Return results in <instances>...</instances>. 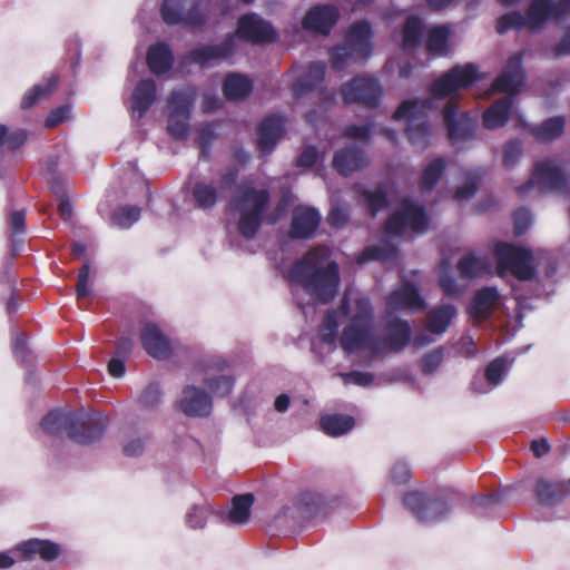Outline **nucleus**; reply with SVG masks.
<instances>
[{"mask_svg":"<svg viewBox=\"0 0 570 570\" xmlns=\"http://www.w3.org/2000/svg\"><path fill=\"white\" fill-rule=\"evenodd\" d=\"M524 75L522 70V53L518 52L510 57L502 73L493 83V90L507 92L508 95L494 101L483 112V126L489 130L503 127L512 111L513 95L523 86Z\"/></svg>","mask_w":570,"mask_h":570,"instance_id":"nucleus-6","label":"nucleus"},{"mask_svg":"<svg viewBox=\"0 0 570 570\" xmlns=\"http://www.w3.org/2000/svg\"><path fill=\"white\" fill-rule=\"evenodd\" d=\"M443 124L452 145L465 142L473 138L476 118L468 112L459 114L456 102L450 100L442 104Z\"/></svg>","mask_w":570,"mask_h":570,"instance_id":"nucleus-13","label":"nucleus"},{"mask_svg":"<svg viewBox=\"0 0 570 570\" xmlns=\"http://www.w3.org/2000/svg\"><path fill=\"white\" fill-rule=\"evenodd\" d=\"M523 156V144L513 138L507 141L502 148V165L505 169H513Z\"/></svg>","mask_w":570,"mask_h":570,"instance_id":"nucleus-50","label":"nucleus"},{"mask_svg":"<svg viewBox=\"0 0 570 570\" xmlns=\"http://www.w3.org/2000/svg\"><path fill=\"white\" fill-rule=\"evenodd\" d=\"M161 402V391L157 384L148 385L139 397V404L146 410L156 409Z\"/></svg>","mask_w":570,"mask_h":570,"instance_id":"nucleus-57","label":"nucleus"},{"mask_svg":"<svg viewBox=\"0 0 570 570\" xmlns=\"http://www.w3.org/2000/svg\"><path fill=\"white\" fill-rule=\"evenodd\" d=\"M236 37L252 43L272 42L276 39L273 27L256 13H248L239 18Z\"/></svg>","mask_w":570,"mask_h":570,"instance_id":"nucleus-16","label":"nucleus"},{"mask_svg":"<svg viewBox=\"0 0 570 570\" xmlns=\"http://www.w3.org/2000/svg\"><path fill=\"white\" fill-rule=\"evenodd\" d=\"M157 87L154 80H140L131 95V110L134 115L141 118L156 99Z\"/></svg>","mask_w":570,"mask_h":570,"instance_id":"nucleus-30","label":"nucleus"},{"mask_svg":"<svg viewBox=\"0 0 570 570\" xmlns=\"http://www.w3.org/2000/svg\"><path fill=\"white\" fill-rule=\"evenodd\" d=\"M285 119L279 115L266 117L258 129V146L265 154L272 153L284 131Z\"/></svg>","mask_w":570,"mask_h":570,"instance_id":"nucleus-29","label":"nucleus"},{"mask_svg":"<svg viewBox=\"0 0 570 570\" xmlns=\"http://www.w3.org/2000/svg\"><path fill=\"white\" fill-rule=\"evenodd\" d=\"M510 368L507 357L500 356L489 363L484 376H475L472 381V389L479 394H487L501 384Z\"/></svg>","mask_w":570,"mask_h":570,"instance_id":"nucleus-25","label":"nucleus"},{"mask_svg":"<svg viewBox=\"0 0 570 570\" xmlns=\"http://www.w3.org/2000/svg\"><path fill=\"white\" fill-rule=\"evenodd\" d=\"M495 255L497 271L501 277L511 274L519 281H531L542 268L544 276L552 279L557 273L556 259L542 250L499 243L495 246Z\"/></svg>","mask_w":570,"mask_h":570,"instance_id":"nucleus-4","label":"nucleus"},{"mask_svg":"<svg viewBox=\"0 0 570 570\" xmlns=\"http://www.w3.org/2000/svg\"><path fill=\"white\" fill-rule=\"evenodd\" d=\"M197 92L194 87L175 89L168 98V126L169 134L176 139H184L189 131L190 111L196 100Z\"/></svg>","mask_w":570,"mask_h":570,"instance_id":"nucleus-11","label":"nucleus"},{"mask_svg":"<svg viewBox=\"0 0 570 570\" xmlns=\"http://www.w3.org/2000/svg\"><path fill=\"white\" fill-rule=\"evenodd\" d=\"M338 314L344 317L345 325L347 324V320L342 312V305L338 311H328L320 328V335L324 343L332 344L335 341L338 328Z\"/></svg>","mask_w":570,"mask_h":570,"instance_id":"nucleus-52","label":"nucleus"},{"mask_svg":"<svg viewBox=\"0 0 570 570\" xmlns=\"http://www.w3.org/2000/svg\"><path fill=\"white\" fill-rule=\"evenodd\" d=\"M293 90L295 97H301L320 85L325 75L324 62H312L306 68H295Z\"/></svg>","mask_w":570,"mask_h":570,"instance_id":"nucleus-28","label":"nucleus"},{"mask_svg":"<svg viewBox=\"0 0 570 570\" xmlns=\"http://www.w3.org/2000/svg\"><path fill=\"white\" fill-rule=\"evenodd\" d=\"M451 29L449 26L442 24L432 27L426 36L428 51L438 57L446 56L449 52V39Z\"/></svg>","mask_w":570,"mask_h":570,"instance_id":"nucleus-35","label":"nucleus"},{"mask_svg":"<svg viewBox=\"0 0 570 570\" xmlns=\"http://www.w3.org/2000/svg\"><path fill=\"white\" fill-rule=\"evenodd\" d=\"M389 314L402 309L420 312L426 307L424 298L421 296L419 287L410 282H403L385 299Z\"/></svg>","mask_w":570,"mask_h":570,"instance_id":"nucleus-17","label":"nucleus"},{"mask_svg":"<svg viewBox=\"0 0 570 570\" xmlns=\"http://www.w3.org/2000/svg\"><path fill=\"white\" fill-rule=\"evenodd\" d=\"M216 124L210 122L199 128V144L203 155L207 153L208 147L216 137Z\"/></svg>","mask_w":570,"mask_h":570,"instance_id":"nucleus-62","label":"nucleus"},{"mask_svg":"<svg viewBox=\"0 0 570 570\" xmlns=\"http://www.w3.org/2000/svg\"><path fill=\"white\" fill-rule=\"evenodd\" d=\"M186 0H164L160 13L165 23L175 26L181 22L185 14Z\"/></svg>","mask_w":570,"mask_h":570,"instance_id":"nucleus-49","label":"nucleus"},{"mask_svg":"<svg viewBox=\"0 0 570 570\" xmlns=\"http://www.w3.org/2000/svg\"><path fill=\"white\" fill-rule=\"evenodd\" d=\"M286 278L323 304L337 295L341 285L340 266L325 247L308 250L287 271Z\"/></svg>","mask_w":570,"mask_h":570,"instance_id":"nucleus-3","label":"nucleus"},{"mask_svg":"<svg viewBox=\"0 0 570 570\" xmlns=\"http://www.w3.org/2000/svg\"><path fill=\"white\" fill-rule=\"evenodd\" d=\"M483 167H478L466 173V181L458 187L454 198L456 200H468L474 196L478 190V181L485 175Z\"/></svg>","mask_w":570,"mask_h":570,"instance_id":"nucleus-46","label":"nucleus"},{"mask_svg":"<svg viewBox=\"0 0 570 570\" xmlns=\"http://www.w3.org/2000/svg\"><path fill=\"white\" fill-rule=\"evenodd\" d=\"M41 428L49 435L66 434L76 443L88 444L102 436L107 428V419L98 413L57 410L42 419Z\"/></svg>","mask_w":570,"mask_h":570,"instance_id":"nucleus-5","label":"nucleus"},{"mask_svg":"<svg viewBox=\"0 0 570 570\" xmlns=\"http://www.w3.org/2000/svg\"><path fill=\"white\" fill-rule=\"evenodd\" d=\"M26 214L23 210H14L9 216V228H10V237L12 239L13 249L17 250V242L16 237L24 234Z\"/></svg>","mask_w":570,"mask_h":570,"instance_id":"nucleus-58","label":"nucleus"},{"mask_svg":"<svg viewBox=\"0 0 570 570\" xmlns=\"http://www.w3.org/2000/svg\"><path fill=\"white\" fill-rule=\"evenodd\" d=\"M458 271L465 279L482 278L491 273V263L485 256L469 253L459 261Z\"/></svg>","mask_w":570,"mask_h":570,"instance_id":"nucleus-33","label":"nucleus"},{"mask_svg":"<svg viewBox=\"0 0 570 570\" xmlns=\"http://www.w3.org/2000/svg\"><path fill=\"white\" fill-rule=\"evenodd\" d=\"M570 16V0H532L527 17L518 11L501 16L497 21V31L505 33L511 29L528 27L535 30L543 28L549 21L560 22Z\"/></svg>","mask_w":570,"mask_h":570,"instance_id":"nucleus-7","label":"nucleus"},{"mask_svg":"<svg viewBox=\"0 0 570 570\" xmlns=\"http://www.w3.org/2000/svg\"><path fill=\"white\" fill-rule=\"evenodd\" d=\"M423 21L417 16H410L403 28V49L412 50L415 49L422 39L423 33Z\"/></svg>","mask_w":570,"mask_h":570,"instance_id":"nucleus-41","label":"nucleus"},{"mask_svg":"<svg viewBox=\"0 0 570 570\" xmlns=\"http://www.w3.org/2000/svg\"><path fill=\"white\" fill-rule=\"evenodd\" d=\"M269 194L266 189L255 188L250 184H242L229 204L230 215L238 222L239 233L253 237L263 219L267 208Z\"/></svg>","mask_w":570,"mask_h":570,"instance_id":"nucleus-8","label":"nucleus"},{"mask_svg":"<svg viewBox=\"0 0 570 570\" xmlns=\"http://www.w3.org/2000/svg\"><path fill=\"white\" fill-rule=\"evenodd\" d=\"M147 63L155 75L167 72L174 63V55L169 46L163 42L151 46L147 53Z\"/></svg>","mask_w":570,"mask_h":570,"instance_id":"nucleus-34","label":"nucleus"},{"mask_svg":"<svg viewBox=\"0 0 570 570\" xmlns=\"http://www.w3.org/2000/svg\"><path fill=\"white\" fill-rule=\"evenodd\" d=\"M26 139L24 130H10L7 126L0 124V150H17L24 144Z\"/></svg>","mask_w":570,"mask_h":570,"instance_id":"nucleus-51","label":"nucleus"},{"mask_svg":"<svg viewBox=\"0 0 570 570\" xmlns=\"http://www.w3.org/2000/svg\"><path fill=\"white\" fill-rule=\"evenodd\" d=\"M446 163L444 158H435L433 159L424 169L421 180L420 187L424 191L431 190L442 177Z\"/></svg>","mask_w":570,"mask_h":570,"instance_id":"nucleus-44","label":"nucleus"},{"mask_svg":"<svg viewBox=\"0 0 570 570\" xmlns=\"http://www.w3.org/2000/svg\"><path fill=\"white\" fill-rule=\"evenodd\" d=\"M235 36L229 33L220 45L200 46L189 52L193 62L207 66L213 61L227 58L234 52Z\"/></svg>","mask_w":570,"mask_h":570,"instance_id":"nucleus-26","label":"nucleus"},{"mask_svg":"<svg viewBox=\"0 0 570 570\" xmlns=\"http://www.w3.org/2000/svg\"><path fill=\"white\" fill-rule=\"evenodd\" d=\"M382 88L379 81L372 77H356L341 88V95L345 104L360 102L367 108L379 106Z\"/></svg>","mask_w":570,"mask_h":570,"instance_id":"nucleus-14","label":"nucleus"},{"mask_svg":"<svg viewBox=\"0 0 570 570\" xmlns=\"http://www.w3.org/2000/svg\"><path fill=\"white\" fill-rule=\"evenodd\" d=\"M178 410L190 417H204L212 412V397L202 389L187 384L177 402Z\"/></svg>","mask_w":570,"mask_h":570,"instance_id":"nucleus-19","label":"nucleus"},{"mask_svg":"<svg viewBox=\"0 0 570 570\" xmlns=\"http://www.w3.org/2000/svg\"><path fill=\"white\" fill-rule=\"evenodd\" d=\"M501 306V295L497 287L488 286L475 292L471 299L468 313L480 322L487 320L497 308Z\"/></svg>","mask_w":570,"mask_h":570,"instance_id":"nucleus-22","label":"nucleus"},{"mask_svg":"<svg viewBox=\"0 0 570 570\" xmlns=\"http://www.w3.org/2000/svg\"><path fill=\"white\" fill-rule=\"evenodd\" d=\"M140 342L146 353L154 358L166 360L170 356L173 350L170 340L153 322H147L141 327Z\"/></svg>","mask_w":570,"mask_h":570,"instance_id":"nucleus-21","label":"nucleus"},{"mask_svg":"<svg viewBox=\"0 0 570 570\" xmlns=\"http://www.w3.org/2000/svg\"><path fill=\"white\" fill-rule=\"evenodd\" d=\"M207 18V12L203 9L202 2L196 1L188 10L185 11L179 24L197 29L202 28L206 23Z\"/></svg>","mask_w":570,"mask_h":570,"instance_id":"nucleus-55","label":"nucleus"},{"mask_svg":"<svg viewBox=\"0 0 570 570\" xmlns=\"http://www.w3.org/2000/svg\"><path fill=\"white\" fill-rule=\"evenodd\" d=\"M514 229L517 235L523 234L532 224V215L525 208H519L514 212Z\"/></svg>","mask_w":570,"mask_h":570,"instance_id":"nucleus-61","label":"nucleus"},{"mask_svg":"<svg viewBox=\"0 0 570 570\" xmlns=\"http://www.w3.org/2000/svg\"><path fill=\"white\" fill-rule=\"evenodd\" d=\"M254 498L252 494L236 495L227 514L228 521L235 524L245 523L249 518Z\"/></svg>","mask_w":570,"mask_h":570,"instance_id":"nucleus-42","label":"nucleus"},{"mask_svg":"<svg viewBox=\"0 0 570 570\" xmlns=\"http://www.w3.org/2000/svg\"><path fill=\"white\" fill-rule=\"evenodd\" d=\"M439 274V284L445 296L456 298L464 294L465 287L458 284L456 279L452 275L449 263L443 262L440 265Z\"/></svg>","mask_w":570,"mask_h":570,"instance_id":"nucleus-43","label":"nucleus"},{"mask_svg":"<svg viewBox=\"0 0 570 570\" xmlns=\"http://www.w3.org/2000/svg\"><path fill=\"white\" fill-rule=\"evenodd\" d=\"M227 363L222 358L213 360L205 365L202 382L215 396H227L233 387L235 380L226 372Z\"/></svg>","mask_w":570,"mask_h":570,"instance_id":"nucleus-18","label":"nucleus"},{"mask_svg":"<svg viewBox=\"0 0 570 570\" xmlns=\"http://www.w3.org/2000/svg\"><path fill=\"white\" fill-rule=\"evenodd\" d=\"M90 275V267L88 264H83L79 271L78 283L76 286L77 297L82 298L89 295L88 281Z\"/></svg>","mask_w":570,"mask_h":570,"instance_id":"nucleus-63","label":"nucleus"},{"mask_svg":"<svg viewBox=\"0 0 570 570\" xmlns=\"http://www.w3.org/2000/svg\"><path fill=\"white\" fill-rule=\"evenodd\" d=\"M444 357L443 347H436L422 356L420 360V368L422 373L429 375L434 373L442 364Z\"/></svg>","mask_w":570,"mask_h":570,"instance_id":"nucleus-56","label":"nucleus"},{"mask_svg":"<svg viewBox=\"0 0 570 570\" xmlns=\"http://www.w3.org/2000/svg\"><path fill=\"white\" fill-rule=\"evenodd\" d=\"M193 196L198 207L208 209L217 202V189L212 183L198 181L193 188Z\"/></svg>","mask_w":570,"mask_h":570,"instance_id":"nucleus-45","label":"nucleus"},{"mask_svg":"<svg viewBox=\"0 0 570 570\" xmlns=\"http://www.w3.org/2000/svg\"><path fill=\"white\" fill-rule=\"evenodd\" d=\"M404 504L422 522L438 521L449 511L445 502L428 498L422 492L406 494Z\"/></svg>","mask_w":570,"mask_h":570,"instance_id":"nucleus-15","label":"nucleus"},{"mask_svg":"<svg viewBox=\"0 0 570 570\" xmlns=\"http://www.w3.org/2000/svg\"><path fill=\"white\" fill-rule=\"evenodd\" d=\"M411 478V471L405 462H396L391 470V480L396 484L405 483Z\"/></svg>","mask_w":570,"mask_h":570,"instance_id":"nucleus-64","label":"nucleus"},{"mask_svg":"<svg viewBox=\"0 0 570 570\" xmlns=\"http://www.w3.org/2000/svg\"><path fill=\"white\" fill-rule=\"evenodd\" d=\"M395 254V247L389 242H384L380 245L365 248L358 262L364 263L368 261H386L393 258Z\"/></svg>","mask_w":570,"mask_h":570,"instance_id":"nucleus-53","label":"nucleus"},{"mask_svg":"<svg viewBox=\"0 0 570 570\" xmlns=\"http://www.w3.org/2000/svg\"><path fill=\"white\" fill-rule=\"evenodd\" d=\"M340 17L338 9L333 4H317L311 8L303 18L304 29L320 35H328Z\"/></svg>","mask_w":570,"mask_h":570,"instance_id":"nucleus-20","label":"nucleus"},{"mask_svg":"<svg viewBox=\"0 0 570 570\" xmlns=\"http://www.w3.org/2000/svg\"><path fill=\"white\" fill-rule=\"evenodd\" d=\"M456 308L452 304H442L432 308L426 314V331L434 335L443 334L456 316Z\"/></svg>","mask_w":570,"mask_h":570,"instance_id":"nucleus-31","label":"nucleus"},{"mask_svg":"<svg viewBox=\"0 0 570 570\" xmlns=\"http://www.w3.org/2000/svg\"><path fill=\"white\" fill-rule=\"evenodd\" d=\"M223 89L227 99L240 100L252 92L253 83L246 76L230 73L226 77Z\"/></svg>","mask_w":570,"mask_h":570,"instance_id":"nucleus-36","label":"nucleus"},{"mask_svg":"<svg viewBox=\"0 0 570 570\" xmlns=\"http://www.w3.org/2000/svg\"><path fill=\"white\" fill-rule=\"evenodd\" d=\"M27 560H31L36 554L46 561L55 560L60 552L59 546L40 539H31L18 546L14 550Z\"/></svg>","mask_w":570,"mask_h":570,"instance_id":"nucleus-32","label":"nucleus"},{"mask_svg":"<svg viewBox=\"0 0 570 570\" xmlns=\"http://www.w3.org/2000/svg\"><path fill=\"white\" fill-rule=\"evenodd\" d=\"M320 424L326 434L340 436L353 429L354 419L343 414L325 415L321 419Z\"/></svg>","mask_w":570,"mask_h":570,"instance_id":"nucleus-39","label":"nucleus"},{"mask_svg":"<svg viewBox=\"0 0 570 570\" xmlns=\"http://www.w3.org/2000/svg\"><path fill=\"white\" fill-rule=\"evenodd\" d=\"M140 208L134 205L118 207L111 216L112 224L119 228L131 227L140 218Z\"/></svg>","mask_w":570,"mask_h":570,"instance_id":"nucleus-47","label":"nucleus"},{"mask_svg":"<svg viewBox=\"0 0 570 570\" xmlns=\"http://www.w3.org/2000/svg\"><path fill=\"white\" fill-rule=\"evenodd\" d=\"M569 493L570 479L568 481H552L548 478H540L537 481L535 494L539 502L544 507L561 503Z\"/></svg>","mask_w":570,"mask_h":570,"instance_id":"nucleus-27","label":"nucleus"},{"mask_svg":"<svg viewBox=\"0 0 570 570\" xmlns=\"http://www.w3.org/2000/svg\"><path fill=\"white\" fill-rule=\"evenodd\" d=\"M321 222L317 209L301 205L294 208L289 235L292 238H308L314 235Z\"/></svg>","mask_w":570,"mask_h":570,"instance_id":"nucleus-23","label":"nucleus"},{"mask_svg":"<svg viewBox=\"0 0 570 570\" xmlns=\"http://www.w3.org/2000/svg\"><path fill=\"white\" fill-rule=\"evenodd\" d=\"M348 220V208L346 206L333 205L327 216V222L332 227L341 228Z\"/></svg>","mask_w":570,"mask_h":570,"instance_id":"nucleus-60","label":"nucleus"},{"mask_svg":"<svg viewBox=\"0 0 570 570\" xmlns=\"http://www.w3.org/2000/svg\"><path fill=\"white\" fill-rule=\"evenodd\" d=\"M212 512V507L206 501L195 503L186 513V524L191 529H202L205 527L207 518Z\"/></svg>","mask_w":570,"mask_h":570,"instance_id":"nucleus-48","label":"nucleus"},{"mask_svg":"<svg viewBox=\"0 0 570 570\" xmlns=\"http://www.w3.org/2000/svg\"><path fill=\"white\" fill-rule=\"evenodd\" d=\"M371 38L372 27L367 21L353 23L345 36L344 43L330 51L332 68L343 70L351 63L367 59L372 52Z\"/></svg>","mask_w":570,"mask_h":570,"instance_id":"nucleus-9","label":"nucleus"},{"mask_svg":"<svg viewBox=\"0 0 570 570\" xmlns=\"http://www.w3.org/2000/svg\"><path fill=\"white\" fill-rule=\"evenodd\" d=\"M366 164L365 153L356 144H348L344 148L336 150L333 157L334 169L343 176H348L364 168Z\"/></svg>","mask_w":570,"mask_h":570,"instance_id":"nucleus-24","label":"nucleus"},{"mask_svg":"<svg viewBox=\"0 0 570 570\" xmlns=\"http://www.w3.org/2000/svg\"><path fill=\"white\" fill-rule=\"evenodd\" d=\"M57 79L51 78L46 85H36L27 91L22 98L21 107L23 109L31 108L38 100L48 96L56 86Z\"/></svg>","mask_w":570,"mask_h":570,"instance_id":"nucleus-54","label":"nucleus"},{"mask_svg":"<svg viewBox=\"0 0 570 570\" xmlns=\"http://www.w3.org/2000/svg\"><path fill=\"white\" fill-rule=\"evenodd\" d=\"M567 186L566 167L560 159H543L534 165L533 174L529 181L517 188L521 196L530 189L540 191L562 190Z\"/></svg>","mask_w":570,"mask_h":570,"instance_id":"nucleus-12","label":"nucleus"},{"mask_svg":"<svg viewBox=\"0 0 570 570\" xmlns=\"http://www.w3.org/2000/svg\"><path fill=\"white\" fill-rule=\"evenodd\" d=\"M356 194L360 200L367 206L373 216L387 204V189L384 185L377 186L374 190L357 186Z\"/></svg>","mask_w":570,"mask_h":570,"instance_id":"nucleus-38","label":"nucleus"},{"mask_svg":"<svg viewBox=\"0 0 570 570\" xmlns=\"http://www.w3.org/2000/svg\"><path fill=\"white\" fill-rule=\"evenodd\" d=\"M564 125L566 120L563 117H551L541 125L531 127V132L538 141L550 142L563 134Z\"/></svg>","mask_w":570,"mask_h":570,"instance_id":"nucleus-37","label":"nucleus"},{"mask_svg":"<svg viewBox=\"0 0 570 570\" xmlns=\"http://www.w3.org/2000/svg\"><path fill=\"white\" fill-rule=\"evenodd\" d=\"M56 163H52L48 167V171L51 177L48 179L51 190L57 195L59 199L58 210L59 215L63 220H69L72 215L71 205L68 199L65 198L63 181L60 177L55 176Z\"/></svg>","mask_w":570,"mask_h":570,"instance_id":"nucleus-40","label":"nucleus"},{"mask_svg":"<svg viewBox=\"0 0 570 570\" xmlns=\"http://www.w3.org/2000/svg\"><path fill=\"white\" fill-rule=\"evenodd\" d=\"M342 312L347 320L340 344L347 355L364 354L370 361L387 352H401L410 343L412 328L409 322L393 317L386 322L384 337L376 335L375 312L371 299L360 292L346 291Z\"/></svg>","mask_w":570,"mask_h":570,"instance_id":"nucleus-1","label":"nucleus"},{"mask_svg":"<svg viewBox=\"0 0 570 570\" xmlns=\"http://www.w3.org/2000/svg\"><path fill=\"white\" fill-rule=\"evenodd\" d=\"M478 78V68L473 63L454 66L440 77L431 87V98L424 101L406 100L394 112L395 120L406 121V134L411 144L424 149L432 135L426 111L440 107V102L460 89L468 88Z\"/></svg>","mask_w":570,"mask_h":570,"instance_id":"nucleus-2","label":"nucleus"},{"mask_svg":"<svg viewBox=\"0 0 570 570\" xmlns=\"http://www.w3.org/2000/svg\"><path fill=\"white\" fill-rule=\"evenodd\" d=\"M344 384H355L358 386H368L374 380V375L368 372L352 371L350 373H338Z\"/></svg>","mask_w":570,"mask_h":570,"instance_id":"nucleus-59","label":"nucleus"},{"mask_svg":"<svg viewBox=\"0 0 570 570\" xmlns=\"http://www.w3.org/2000/svg\"><path fill=\"white\" fill-rule=\"evenodd\" d=\"M430 218L423 205L405 198L399 209L389 218L385 230L389 236L403 235L411 230L416 234L425 233Z\"/></svg>","mask_w":570,"mask_h":570,"instance_id":"nucleus-10","label":"nucleus"}]
</instances>
